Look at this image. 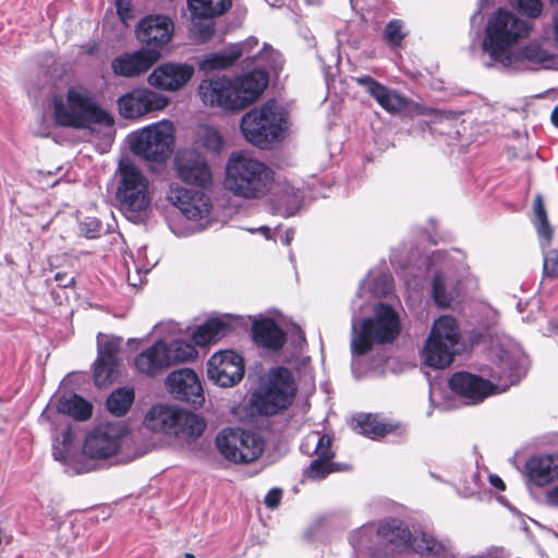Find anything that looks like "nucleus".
<instances>
[{
    "mask_svg": "<svg viewBox=\"0 0 558 558\" xmlns=\"http://www.w3.org/2000/svg\"><path fill=\"white\" fill-rule=\"evenodd\" d=\"M489 482L495 488L499 490H505V484L498 475H490Z\"/></svg>",
    "mask_w": 558,
    "mask_h": 558,
    "instance_id": "59",
    "label": "nucleus"
},
{
    "mask_svg": "<svg viewBox=\"0 0 558 558\" xmlns=\"http://www.w3.org/2000/svg\"><path fill=\"white\" fill-rule=\"evenodd\" d=\"M232 330L229 317H213L207 319L193 332V341L201 347L227 336Z\"/></svg>",
    "mask_w": 558,
    "mask_h": 558,
    "instance_id": "31",
    "label": "nucleus"
},
{
    "mask_svg": "<svg viewBox=\"0 0 558 558\" xmlns=\"http://www.w3.org/2000/svg\"><path fill=\"white\" fill-rule=\"evenodd\" d=\"M169 365L193 360L197 355V351L193 344L183 340H173L166 343Z\"/></svg>",
    "mask_w": 558,
    "mask_h": 558,
    "instance_id": "39",
    "label": "nucleus"
},
{
    "mask_svg": "<svg viewBox=\"0 0 558 558\" xmlns=\"http://www.w3.org/2000/svg\"><path fill=\"white\" fill-rule=\"evenodd\" d=\"M407 33L403 31V23L400 20L390 21L384 29V38L389 46L397 48L401 45Z\"/></svg>",
    "mask_w": 558,
    "mask_h": 558,
    "instance_id": "46",
    "label": "nucleus"
},
{
    "mask_svg": "<svg viewBox=\"0 0 558 558\" xmlns=\"http://www.w3.org/2000/svg\"><path fill=\"white\" fill-rule=\"evenodd\" d=\"M194 32L199 35V38L204 41L211 37L214 34V25L213 23L207 24H195Z\"/></svg>",
    "mask_w": 558,
    "mask_h": 558,
    "instance_id": "52",
    "label": "nucleus"
},
{
    "mask_svg": "<svg viewBox=\"0 0 558 558\" xmlns=\"http://www.w3.org/2000/svg\"><path fill=\"white\" fill-rule=\"evenodd\" d=\"M144 425L147 429L172 437L183 445L198 439L205 430L206 422L189 410L157 404L145 415Z\"/></svg>",
    "mask_w": 558,
    "mask_h": 558,
    "instance_id": "5",
    "label": "nucleus"
},
{
    "mask_svg": "<svg viewBox=\"0 0 558 558\" xmlns=\"http://www.w3.org/2000/svg\"><path fill=\"white\" fill-rule=\"evenodd\" d=\"M497 369L492 377L500 381L502 390L520 380V351L511 344L501 345L496 352Z\"/></svg>",
    "mask_w": 558,
    "mask_h": 558,
    "instance_id": "25",
    "label": "nucleus"
},
{
    "mask_svg": "<svg viewBox=\"0 0 558 558\" xmlns=\"http://www.w3.org/2000/svg\"><path fill=\"white\" fill-rule=\"evenodd\" d=\"M54 279L62 288L71 287L74 283V277L68 276L66 274L58 272Z\"/></svg>",
    "mask_w": 558,
    "mask_h": 558,
    "instance_id": "54",
    "label": "nucleus"
},
{
    "mask_svg": "<svg viewBox=\"0 0 558 558\" xmlns=\"http://www.w3.org/2000/svg\"><path fill=\"white\" fill-rule=\"evenodd\" d=\"M412 533L407 525L398 519H388L378 523L377 538L397 547H409Z\"/></svg>",
    "mask_w": 558,
    "mask_h": 558,
    "instance_id": "32",
    "label": "nucleus"
},
{
    "mask_svg": "<svg viewBox=\"0 0 558 558\" xmlns=\"http://www.w3.org/2000/svg\"><path fill=\"white\" fill-rule=\"evenodd\" d=\"M490 0H480L481 2V8H483L484 5L488 4Z\"/></svg>",
    "mask_w": 558,
    "mask_h": 558,
    "instance_id": "62",
    "label": "nucleus"
},
{
    "mask_svg": "<svg viewBox=\"0 0 558 558\" xmlns=\"http://www.w3.org/2000/svg\"><path fill=\"white\" fill-rule=\"evenodd\" d=\"M533 211L534 225L536 227L537 233L545 241V245L547 246L549 245L553 230L547 218L543 197L541 195H536L534 199Z\"/></svg>",
    "mask_w": 558,
    "mask_h": 558,
    "instance_id": "40",
    "label": "nucleus"
},
{
    "mask_svg": "<svg viewBox=\"0 0 558 558\" xmlns=\"http://www.w3.org/2000/svg\"><path fill=\"white\" fill-rule=\"evenodd\" d=\"M193 74L194 68L191 64L166 62L154 69L147 80L158 89L174 92L186 85Z\"/></svg>",
    "mask_w": 558,
    "mask_h": 558,
    "instance_id": "21",
    "label": "nucleus"
},
{
    "mask_svg": "<svg viewBox=\"0 0 558 558\" xmlns=\"http://www.w3.org/2000/svg\"><path fill=\"white\" fill-rule=\"evenodd\" d=\"M459 340L460 333L456 319L449 315L440 316L434 322L422 352L425 364L434 368H445L450 365Z\"/></svg>",
    "mask_w": 558,
    "mask_h": 558,
    "instance_id": "9",
    "label": "nucleus"
},
{
    "mask_svg": "<svg viewBox=\"0 0 558 558\" xmlns=\"http://www.w3.org/2000/svg\"><path fill=\"white\" fill-rule=\"evenodd\" d=\"M531 29L530 22L519 19L508 10L498 9L487 21L483 50L492 61L504 68L510 66L517 60L511 51L512 45L526 38Z\"/></svg>",
    "mask_w": 558,
    "mask_h": 558,
    "instance_id": "3",
    "label": "nucleus"
},
{
    "mask_svg": "<svg viewBox=\"0 0 558 558\" xmlns=\"http://www.w3.org/2000/svg\"><path fill=\"white\" fill-rule=\"evenodd\" d=\"M131 150L147 161L163 162L174 147V129L171 122L150 124L129 136Z\"/></svg>",
    "mask_w": 558,
    "mask_h": 558,
    "instance_id": "10",
    "label": "nucleus"
},
{
    "mask_svg": "<svg viewBox=\"0 0 558 558\" xmlns=\"http://www.w3.org/2000/svg\"><path fill=\"white\" fill-rule=\"evenodd\" d=\"M243 357L232 350L215 353L207 362V375L221 387L236 385L244 375Z\"/></svg>",
    "mask_w": 558,
    "mask_h": 558,
    "instance_id": "15",
    "label": "nucleus"
},
{
    "mask_svg": "<svg viewBox=\"0 0 558 558\" xmlns=\"http://www.w3.org/2000/svg\"><path fill=\"white\" fill-rule=\"evenodd\" d=\"M377 526L375 523H367L359 527L350 535V544L353 548H364L371 543L373 535L377 537Z\"/></svg>",
    "mask_w": 558,
    "mask_h": 558,
    "instance_id": "45",
    "label": "nucleus"
},
{
    "mask_svg": "<svg viewBox=\"0 0 558 558\" xmlns=\"http://www.w3.org/2000/svg\"><path fill=\"white\" fill-rule=\"evenodd\" d=\"M275 172L244 151H234L226 165L225 189L246 201L262 199L272 189Z\"/></svg>",
    "mask_w": 558,
    "mask_h": 558,
    "instance_id": "1",
    "label": "nucleus"
},
{
    "mask_svg": "<svg viewBox=\"0 0 558 558\" xmlns=\"http://www.w3.org/2000/svg\"><path fill=\"white\" fill-rule=\"evenodd\" d=\"M550 119L553 124L558 128V106L553 110Z\"/></svg>",
    "mask_w": 558,
    "mask_h": 558,
    "instance_id": "61",
    "label": "nucleus"
},
{
    "mask_svg": "<svg viewBox=\"0 0 558 558\" xmlns=\"http://www.w3.org/2000/svg\"><path fill=\"white\" fill-rule=\"evenodd\" d=\"M134 397V390L132 388H118L107 398V409L113 415L122 416L133 404Z\"/></svg>",
    "mask_w": 558,
    "mask_h": 558,
    "instance_id": "37",
    "label": "nucleus"
},
{
    "mask_svg": "<svg viewBox=\"0 0 558 558\" xmlns=\"http://www.w3.org/2000/svg\"><path fill=\"white\" fill-rule=\"evenodd\" d=\"M160 58L156 49H140L134 52H125L111 61L114 75L123 77H136L147 72Z\"/></svg>",
    "mask_w": 558,
    "mask_h": 558,
    "instance_id": "22",
    "label": "nucleus"
},
{
    "mask_svg": "<svg viewBox=\"0 0 558 558\" xmlns=\"http://www.w3.org/2000/svg\"><path fill=\"white\" fill-rule=\"evenodd\" d=\"M167 387L171 396L193 405L205 401L203 388L197 374L190 368L173 371L167 377Z\"/></svg>",
    "mask_w": 558,
    "mask_h": 558,
    "instance_id": "19",
    "label": "nucleus"
},
{
    "mask_svg": "<svg viewBox=\"0 0 558 558\" xmlns=\"http://www.w3.org/2000/svg\"><path fill=\"white\" fill-rule=\"evenodd\" d=\"M517 60L509 68H517V63L526 60L533 64L545 65L547 62L553 61L554 54L544 49L538 43L532 41L527 44L520 54H514Z\"/></svg>",
    "mask_w": 558,
    "mask_h": 558,
    "instance_id": "38",
    "label": "nucleus"
},
{
    "mask_svg": "<svg viewBox=\"0 0 558 558\" xmlns=\"http://www.w3.org/2000/svg\"><path fill=\"white\" fill-rule=\"evenodd\" d=\"M254 341L270 350H279L286 342L284 331L271 318H262L254 322L252 327Z\"/></svg>",
    "mask_w": 558,
    "mask_h": 558,
    "instance_id": "30",
    "label": "nucleus"
},
{
    "mask_svg": "<svg viewBox=\"0 0 558 558\" xmlns=\"http://www.w3.org/2000/svg\"><path fill=\"white\" fill-rule=\"evenodd\" d=\"M167 197L190 220L203 219L211 208L210 199L205 193L180 185H171Z\"/></svg>",
    "mask_w": 558,
    "mask_h": 558,
    "instance_id": "18",
    "label": "nucleus"
},
{
    "mask_svg": "<svg viewBox=\"0 0 558 558\" xmlns=\"http://www.w3.org/2000/svg\"><path fill=\"white\" fill-rule=\"evenodd\" d=\"M256 44V39H250L246 44L234 45L223 51L209 53L205 56V58L201 61V69L204 71H214L231 66L235 61H238L241 58L243 53V48L246 45Z\"/></svg>",
    "mask_w": 558,
    "mask_h": 558,
    "instance_id": "33",
    "label": "nucleus"
},
{
    "mask_svg": "<svg viewBox=\"0 0 558 558\" xmlns=\"http://www.w3.org/2000/svg\"><path fill=\"white\" fill-rule=\"evenodd\" d=\"M450 389L468 400L477 403L496 392L498 386L480 376L466 372L456 373L449 379Z\"/></svg>",
    "mask_w": 558,
    "mask_h": 558,
    "instance_id": "23",
    "label": "nucleus"
},
{
    "mask_svg": "<svg viewBox=\"0 0 558 558\" xmlns=\"http://www.w3.org/2000/svg\"><path fill=\"white\" fill-rule=\"evenodd\" d=\"M173 170L184 183L206 187L213 182V172L206 158L196 149H179L173 159Z\"/></svg>",
    "mask_w": 558,
    "mask_h": 558,
    "instance_id": "13",
    "label": "nucleus"
},
{
    "mask_svg": "<svg viewBox=\"0 0 558 558\" xmlns=\"http://www.w3.org/2000/svg\"><path fill=\"white\" fill-rule=\"evenodd\" d=\"M282 496V490L280 488L270 489L265 496V505L269 509H275L280 502Z\"/></svg>",
    "mask_w": 558,
    "mask_h": 558,
    "instance_id": "51",
    "label": "nucleus"
},
{
    "mask_svg": "<svg viewBox=\"0 0 558 558\" xmlns=\"http://www.w3.org/2000/svg\"><path fill=\"white\" fill-rule=\"evenodd\" d=\"M356 306L362 307L361 296L352 303L351 351L356 355L366 354L373 345L392 342L400 333L401 324L398 313L388 304L377 303L373 316L359 318Z\"/></svg>",
    "mask_w": 558,
    "mask_h": 558,
    "instance_id": "2",
    "label": "nucleus"
},
{
    "mask_svg": "<svg viewBox=\"0 0 558 558\" xmlns=\"http://www.w3.org/2000/svg\"><path fill=\"white\" fill-rule=\"evenodd\" d=\"M234 93L232 80L225 75L203 80L198 86V95L205 105L231 111L238 110Z\"/></svg>",
    "mask_w": 558,
    "mask_h": 558,
    "instance_id": "20",
    "label": "nucleus"
},
{
    "mask_svg": "<svg viewBox=\"0 0 558 558\" xmlns=\"http://www.w3.org/2000/svg\"><path fill=\"white\" fill-rule=\"evenodd\" d=\"M122 343L120 337H108L99 333L97 337V359L119 362V352Z\"/></svg>",
    "mask_w": 558,
    "mask_h": 558,
    "instance_id": "43",
    "label": "nucleus"
},
{
    "mask_svg": "<svg viewBox=\"0 0 558 558\" xmlns=\"http://www.w3.org/2000/svg\"><path fill=\"white\" fill-rule=\"evenodd\" d=\"M409 547L420 555H426L435 558L452 557L450 542L440 541L429 532L412 534Z\"/></svg>",
    "mask_w": 558,
    "mask_h": 558,
    "instance_id": "29",
    "label": "nucleus"
},
{
    "mask_svg": "<svg viewBox=\"0 0 558 558\" xmlns=\"http://www.w3.org/2000/svg\"><path fill=\"white\" fill-rule=\"evenodd\" d=\"M331 437L317 430L310 432L302 440L300 449L307 456H316L308 468L305 476L310 480H323L332 472L342 471L343 468L333 462L335 452L331 448Z\"/></svg>",
    "mask_w": 558,
    "mask_h": 558,
    "instance_id": "12",
    "label": "nucleus"
},
{
    "mask_svg": "<svg viewBox=\"0 0 558 558\" xmlns=\"http://www.w3.org/2000/svg\"><path fill=\"white\" fill-rule=\"evenodd\" d=\"M433 298L440 307L450 306L454 295L453 290L447 288L446 278L441 272H436L433 280Z\"/></svg>",
    "mask_w": 558,
    "mask_h": 558,
    "instance_id": "44",
    "label": "nucleus"
},
{
    "mask_svg": "<svg viewBox=\"0 0 558 558\" xmlns=\"http://www.w3.org/2000/svg\"><path fill=\"white\" fill-rule=\"evenodd\" d=\"M295 392L292 373L286 367L272 368L267 381L252 393L251 405L262 415H275L292 403Z\"/></svg>",
    "mask_w": 558,
    "mask_h": 558,
    "instance_id": "8",
    "label": "nucleus"
},
{
    "mask_svg": "<svg viewBox=\"0 0 558 558\" xmlns=\"http://www.w3.org/2000/svg\"><path fill=\"white\" fill-rule=\"evenodd\" d=\"M196 143L211 154H218L223 141L220 133L210 126L202 125L196 133Z\"/></svg>",
    "mask_w": 558,
    "mask_h": 558,
    "instance_id": "42",
    "label": "nucleus"
},
{
    "mask_svg": "<svg viewBox=\"0 0 558 558\" xmlns=\"http://www.w3.org/2000/svg\"><path fill=\"white\" fill-rule=\"evenodd\" d=\"M101 230V222L96 218H86L80 221V231L88 239H95L98 236Z\"/></svg>",
    "mask_w": 558,
    "mask_h": 558,
    "instance_id": "50",
    "label": "nucleus"
},
{
    "mask_svg": "<svg viewBox=\"0 0 558 558\" xmlns=\"http://www.w3.org/2000/svg\"><path fill=\"white\" fill-rule=\"evenodd\" d=\"M57 408L60 413L68 414L76 421H85L92 415V404L76 393L61 397Z\"/></svg>",
    "mask_w": 558,
    "mask_h": 558,
    "instance_id": "35",
    "label": "nucleus"
},
{
    "mask_svg": "<svg viewBox=\"0 0 558 558\" xmlns=\"http://www.w3.org/2000/svg\"><path fill=\"white\" fill-rule=\"evenodd\" d=\"M551 35L555 44L558 46V11L554 14L551 20Z\"/></svg>",
    "mask_w": 558,
    "mask_h": 558,
    "instance_id": "58",
    "label": "nucleus"
},
{
    "mask_svg": "<svg viewBox=\"0 0 558 558\" xmlns=\"http://www.w3.org/2000/svg\"><path fill=\"white\" fill-rule=\"evenodd\" d=\"M238 110L253 104L268 85V75L263 70H254L232 80Z\"/></svg>",
    "mask_w": 558,
    "mask_h": 558,
    "instance_id": "24",
    "label": "nucleus"
},
{
    "mask_svg": "<svg viewBox=\"0 0 558 558\" xmlns=\"http://www.w3.org/2000/svg\"><path fill=\"white\" fill-rule=\"evenodd\" d=\"M135 366L140 373L148 376H155L165 368H168L170 365L166 342L158 341L140 353L135 359Z\"/></svg>",
    "mask_w": 558,
    "mask_h": 558,
    "instance_id": "27",
    "label": "nucleus"
},
{
    "mask_svg": "<svg viewBox=\"0 0 558 558\" xmlns=\"http://www.w3.org/2000/svg\"><path fill=\"white\" fill-rule=\"evenodd\" d=\"M194 17L210 19L223 14L231 5V0H187Z\"/></svg>",
    "mask_w": 558,
    "mask_h": 558,
    "instance_id": "36",
    "label": "nucleus"
},
{
    "mask_svg": "<svg viewBox=\"0 0 558 558\" xmlns=\"http://www.w3.org/2000/svg\"><path fill=\"white\" fill-rule=\"evenodd\" d=\"M73 440V437H72V432L70 428H66L65 430H63L62 433V441H61V445L64 449H69L71 442Z\"/></svg>",
    "mask_w": 558,
    "mask_h": 558,
    "instance_id": "57",
    "label": "nucleus"
},
{
    "mask_svg": "<svg viewBox=\"0 0 558 558\" xmlns=\"http://www.w3.org/2000/svg\"><path fill=\"white\" fill-rule=\"evenodd\" d=\"M123 435L124 430L119 424H99L87 434L83 451L93 459L112 457L118 452Z\"/></svg>",
    "mask_w": 558,
    "mask_h": 558,
    "instance_id": "14",
    "label": "nucleus"
},
{
    "mask_svg": "<svg viewBox=\"0 0 558 558\" xmlns=\"http://www.w3.org/2000/svg\"><path fill=\"white\" fill-rule=\"evenodd\" d=\"M278 201L280 204L287 207V216H291L294 214L295 209L299 208L302 201V195L299 190H295L293 186L287 184L283 186Z\"/></svg>",
    "mask_w": 558,
    "mask_h": 558,
    "instance_id": "47",
    "label": "nucleus"
},
{
    "mask_svg": "<svg viewBox=\"0 0 558 558\" xmlns=\"http://www.w3.org/2000/svg\"><path fill=\"white\" fill-rule=\"evenodd\" d=\"M513 5L530 17H537L542 12L541 0H513Z\"/></svg>",
    "mask_w": 558,
    "mask_h": 558,
    "instance_id": "49",
    "label": "nucleus"
},
{
    "mask_svg": "<svg viewBox=\"0 0 558 558\" xmlns=\"http://www.w3.org/2000/svg\"><path fill=\"white\" fill-rule=\"evenodd\" d=\"M119 362L97 359L94 364V381L98 387L111 384L118 375Z\"/></svg>",
    "mask_w": 558,
    "mask_h": 558,
    "instance_id": "41",
    "label": "nucleus"
},
{
    "mask_svg": "<svg viewBox=\"0 0 558 558\" xmlns=\"http://www.w3.org/2000/svg\"><path fill=\"white\" fill-rule=\"evenodd\" d=\"M294 233H295V231L293 229H288L286 231L284 238H283V244L284 245H290L291 241L294 238Z\"/></svg>",
    "mask_w": 558,
    "mask_h": 558,
    "instance_id": "60",
    "label": "nucleus"
},
{
    "mask_svg": "<svg viewBox=\"0 0 558 558\" xmlns=\"http://www.w3.org/2000/svg\"><path fill=\"white\" fill-rule=\"evenodd\" d=\"M54 117L58 124L73 129H88L93 124L111 126L112 116L100 108L90 93L82 87H70L65 101L56 97L53 100Z\"/></svg>",
    "mask_w": 558,
    "mask_h": 558,
    "instance_id": "4",
    "label": "nucleus"
},
{
    "mask_svg": "<svg viewBox=\"0 0 558 558\" xmlns=\"http://www.w3.org/2000/svg\"><path fill=\"white\" fill-rule=\"evenodd\" d=\"M168 105V98L148 88H137L118 100L119 111L122 117L133 119L148 112L163 109Z\"/></svg>",
    "mask_w": 558,
    "mask_h": 558,
    "instance_id": "16",
    "label": "nucleus"
},
{
    "mask_svg": "<svg viewBox=\"0 0 558 558\" xmlns=\"http://www.w3.org/2000/svg\"><path fill=\"white\" fill-rule=\"evenodd\" d=\"M555 332L558 335V325L555 328Z\"/></svg>",
    "mask_w": 558,
    "mask_h": 558,
    "instance_id": "64",
    "label": "nucleus"
},
{
    "mask_svg": "<svg viewBox=\"0 0 558 558\" xmlns=\"http://www.w3.org/2000/svg\"><path fill=\"white\" fill-rule=\"evenodd\" d=\"M216 447L220 454L234 463H248L257 460L265 449L263 438L241 428H226L216 436Z\"/></svg>",
    "mask_w": 558,
    "mask_h": 558,
    "instance_id": "11",
    "label": "nucleus"
},
{
    "mask_svg": "<svg viewBox=\"0 0 558 558\" xmlns=\"http://www.w3.org/2000/svg\"><path fill=\"white\" fill-rule=\"evenodd\" d=\"M173 31V23L168 16L148 15L140 21L136 37L145 46L142 49H156L160 52L170 41Z\"/></svg>",
    "mask_w": 558,
    "mask_h": 558,
    "instance_id": "17",
    "label": "nucleus"
},
{
    "mask_svg": "<svg viewBox=\"0 0 558 558\" xmlns=\"http://www.w3.org/2000/svg\"><path fill=\"white\" fill-rule=\"evenodd\" d=\"M185 558H195V556L192 554H185Z\"/></svg>",
    "mask_w": 558,
    "mask_h": 558,
    "instance_id": "63",
    "label": "nucleus"
},
{
    "mask_svg": "<svg viewBox=\"0 0 558 558\" xmlns=\"http://www.w3.org/2000/svg\"><path fill=\"white\" fill-rule=\"evenodd\" d=\"M66 452H68V449H64L59 444H54L53 445L52 456H53L54 460L61 461V462L65 461L66 460Z\"/></svg>",
    "mask_w": 558,
    "mask_h": 558,
    "instance_id": "55",
    "label": "nucleus"
},
{
    "mask_svg": "<svg viewBox=\"0 0 558 558\" xmlns=\"http://www.w3.org/2000/svg\"><path fill=\"white\" fill-rule=\"evenodd\" d=\"M546 502L549 506L558 507V485L546 493Z\"/></svg>",
    "mask_w": 558,
    "mask_h": 558,
    "instance_id": "56",
    "label": "nucleus"
},
{
    "mask_svg": "<svg viewBox=\"0 0 558 558\" xmlns=\"http://www.w3.org/2000/svg\"><path fill=\"white\" fill-rule=\"evenodd\" d=\"M527 480L535 486H545L558 480V454L535 456L525 464Z\"/></svg>",
    "mask_w": 558,
    "mask_h": 558,
    "instance_id": "26",
    "label": "nucleus"
},
{
    "mask_svg": "<svg viewBox=\"0 0 558 558\" xmlns=\"http://www.w3.org/2000/svg\"><path fill=\"white\" fill-rule=\"evenodd\" d=\"M357 433L372 439H378L392 432V425L385 423L377 415L360 414L354 420Z\"/></svg>",
    "mask_w": 558,
    "mask_h": 558,
    "instance_id": "34",
    "label": "nucleus"
},
{
    "mask_svg": "<svg viewBox=\"0 0 558 558\" xmlns=\"http://www.w3.org/2000/svg\"><path fill=\"white\" fill-rule=\"evenodd\" d=\"M286 126V112L275 100L250 110L241 120V130L245 140L259 148H268L279 142Z\"/></svg>",
    "mask_w": 558,
    "mask_h": 558,
    "instance_id": "7",
    "label": "nucleus"
},
{
    "mask_svg": "<svg viewBox=\"0 0 558 558\" xmlns=\"http://www.w3.org/2000/svg\"><path fill=\"white\" fill-rule=\"evenodd\" d=\"M543 271L549 279L558 278V247L544 252Z\"/></svg>",
    "mask_w": 558,
    "mask_h": 558,
    "instance_id": "48",
    "label": "nucleus"
},
{
    "mask_svg": "<svg viewBox=\"0 0 558 558\" xmlns=\"http://www.w3.org/2000/svg\"><path fill=\"white\" fill-rule=\"evenodd\" d=\"M356 83L363 86L389 112L399 111L407 105L405 99L397 92L388 89L371 76L356 77Z\"/></svg>",
    "mask_w": 558,
    "mask_h": 558,
    "instance_id": "28",
    "label": "nucleus"
},
{
    "mask_svg": "<svg viewBox=\"0 0 558 558\" xmlns=\"http://www.w3.org/2000/svg\"><path fill=\"white\" fill-rule=\"evenodd\" d=\"M116 198L123 214L135 220L150 205L149 180L130 158H121L116 170Z\"/></svg>",
    "mask_w": 558,
    "mask_h": 558,
    "instance_id": "6",
    "label": "nucleus"
},
{
    "mask_svg": "<svg viewBox=\"0 0 558 558\" xmlns=\"http://www.w3.org/2000/svg\"><path fill=\"white\" fill-rule=\"evenodd\" d=\"M117 5V12L123 23L131 16L130 3L124 0H114Z\"/></svg>",
    "mask_w": 558,
    "mask_h": 558,
    "instance_id": "53",
    "label": "nucleus"
}]
</instances>
